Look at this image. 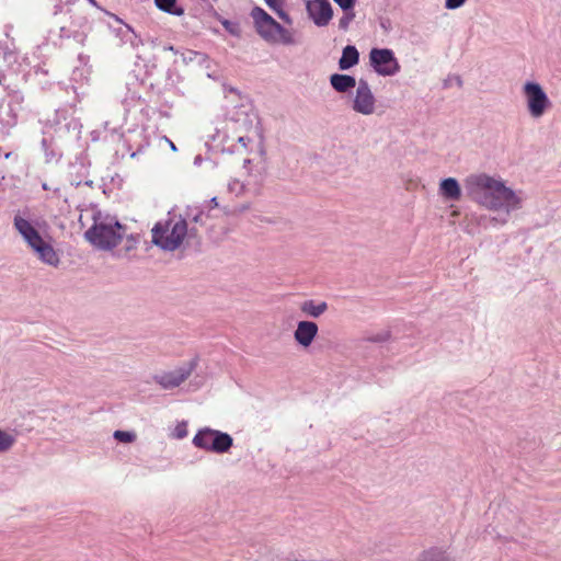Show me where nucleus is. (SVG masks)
I'll list each match as a JSON object with an SVG mask.
<instances>
[{
  "instance_id": "nucleus-1",
  "label": "nucleus",
  "mask_w": 561,
  "mask_h": 561,
  "mask_svg": "<svg viewBox=\"0 0 561 561\" xmlns=\"http://www.w3.org/2000/svg\"><path fill=\"white\" fill-rule=\"evenodd\" d=\"M465 187L474 203L500 217L505 216L506 222L512 213L524 207V192L515 191L500 176L486 173L470 174L465 179Z\"/></svg>"
},
{
  "instance_id": "nucleus-2",
  "label": "nucleus",
  "mask_w": 561,
  "mask_h": 561,
  "mask_svg": "<svg viewBox=\"0 0 561 561\" xmlns=\"http://www.w3.org/2000/svg\"><path fill=\"white\" fill-rule=\"evenodd\" d=\"M125 234L124 227L111 216H95L92 227L85 232V239L96 249L110 251L117 247Z\"/></svg>"
},
{
  "instance_id": "nucleus-3",
  "label": "nucleus",
  "mask_w": 561,
  "mask_h": 561,
  "mask_svg": "<svg viewBox=\"0 0 561 561\" xmlns=\"http://www.w3.org/2000/svg\"><path fill=\"white\" fill-rule=\"evenodd\" d=\"M152 243L163 251L178 250L187 236V222L181 216L158 221L151 230Z\"/></svg>"
},
{
  "instance_id": "nucleus-4",
  "label": "nucleus",
  "mask_w": 561,
  "mask_h": 561,
  "mask_svg": "<svg viewBox=\"0 0 561 561\" xmlns=\"http://www.w3.org/2000/svg\"><path fill=\"white\" fill-rule=\"evenodd\" d=\"M192 443L196 448L205 451L224 454L231 448L233 439L227 433L210 427H204L198 430Z\"/></svg>"
},
{
  "instance_id": "nucleus-5",
  "label": "nucleus",
  "mask_w": 561,
  "mask_h": 561,
  "mask_svg": "<svg viewBox=\"0 0 561 561\" xmlns=\"http://www.w3.org/2000/svg\"><path fill=\"white\" fill-rule=\"evenodd\" d=\"M527 112L531 118H541L552 106L543 88L535 81H526L522 87Z\"/></svg>"
},
{
  "instance_id": "nucleus-6",
  "label": "nucleus",
  "mask_w": 561,
  "mask_h": 561,
  "mask_svg": "<svg viewBox=\"0 0 561 561\" xmlns=\"http://www.w3.org/2000/svg\"><path fill=\"white\" fill-rule=\"evenodd\" d=\"M369 61L374 70L382 77L394 76L400 71V65L394 53L389 48H373Z\"/></svg>"
},
{
  "instance_id": "nucleus-7",
  "label": "nucleus",
  "mask_w": 561,
  "mask_h": 561,
  "mask_svg": "<svg viewBox=\"0 0 561 561\" xmlns=\"http://www.w3.org/2000/svg\"><path fill=\"white\" fill-rule=\"evenodd\" d=\"M377 100L370 85L365 80H359L355 95L352 100V110L355 113L369 116L376 112Z\"/></svg>"
},
{
  "instance_id": "nucleus-8",
  "label": "nucleus",
  "mask_w": 561,
  "mask_h": 561,
  "mask_svg": "<svg viewBox=\"0 0 561 561\" xmlns=\"http://www.w3.org/2000/svg\"><path fill=\"white\" fill-rule=\"evenodd\" d=\"M251 18L254 21L259 35L266 42L275 43V30L278 27L279 23L259 7L252 9Z\"/></svg>"
},
{
  "instance_id": "nucleus-9",
  "label": "nucleus",
  "mask_w": 561,
  "mask_h": 561,
  "mask_svg": "<svg viewBox=\"0 0 561 561\" xmlns=\"http://www.w3.org/2000/svg\"><path fill=\"white\" fill-rule=\"evenodd\" d=\"M306 9L312 22L319 26H327L333 16V9L329 0H308Z\"/></svg>"
},
{
  "instance_id": "nucleus-10",
  "label": "nucleus",
  "mask_w": 561,
  "mask_h": 561,
  "mask_svg": "<svg viewBox=\"0 0 561 561\" xmlns=\"http://www.w3.org/2000/svg\"><path fill=\"white\" fill-rule=\"evenodd\" d=\"M193 365L187 364L172 371H164L153 376V380L163 389H173L183 383L192 374Z\"/></svg>"
},
{
  "instance_id": "nucleus-11",
  "label": "nucleus",
  "mask_w": 561,
  "mask_h": 561,
  "mask_svg": "<svg viewBox=\"0 0 561 561\" xmlns=\"http://www.w3.org/2000/svg\"><path fill=\"white\" fill-rule=\"evenodd\" d=\"M465 221H466L465 229L469 234L477 233L478 227H482V228L486 229L489 227H499V226H504L507 224L505 220V216L500 217L497 214H495L494 216H488V215H482V214H477V213H471V214L466 215Z\"/></svg>"
},
{
  "instance_id": "nucleus-12",
  "label": "nucleus",
  "mask_w": 561,
  "mask_h": 561,
  "mask_svg": "<svg viewBox=\"0 0 561 561\" xmlns=\"http://www.w3.org/2000/svg\"><path fill=\"white\" fill-rule=\"evenodd\" d=\"M30 249L43 264L54 268L59 267L61 263L60 255L49 240L43 238L31 245Z\"/></svg>"
},
{
  "instance_id": "nucleus-13",
  "label": "nucleus",
  "mask_w": 561,
  "mask_h": 561,
  "mask_svg": "<svg viewBox=\"0 0 561 561\" xmlns=\"http://www.w3.org/2000/svg\"><path fill=\"white\" fill-rule=\"evenodd\" d=\"M319 328L316 322L302 320L297 323L294 339L298 345L309 347L318 334Z\"/></svg>"
},
{
  "instance_id": "nucleus-14",
  "label": "nucleus",
  "mask_w": 561,
  "mask_h": 561,
  "mask_svg": "<svg viewBox=\"0 0 561 561\" xmlns=\"http://www.w3.org/2000/svg\"><path fill=\"white\" fill-rule=\"evenodd\" d=\"M13 225L28 248L43 239L33 224L20 215L14 216Z\"/></svg>"
},
{
  "instance_id": "nucleus-15",
  "label": "nucleus",
  "mask_w": 561,
  "mask_h": 561,
  "mask_svg": "<svg viewBox=\"0 0 561 561\" xmlns=\"http://www.w3.org/2000/svg\"><path fill=\"white\" fill-rule=\"evenodd\" d=\"M115 19L121 25L118 27H114L113 32L115 36L119 38L122 44H129L134 48L142 45V41L135 33L131 26L123 23V21L117 16Z\"/></svg>"
},
{
  "instance_id": "nucleus-16",
  "label": "nucleus",
  "mask_w": 561,
  "mask_h": 561,
  "mask_svg": "<svg viewBox=\"0 0 561 561\" xmlns=\"http://www.w3.org/2000/svg\"><path fill=\"white\" fill-rule=\"evenodd\" d=\"M438 193L447 201H459L461 198V187L455 178H446L442 180Z\"/></svg>"
},
{
  "instance_id": "nucleus-17",
  "label": "nucleus",
  "mask_w": 561,
  "mask_h": 561,
  "mask_svg": "<svg viewBox=\"0 0 561 561\" xmlns=\"http://www.w3.org/2000/svg\"><path fill=\"white\" fill-rule=\"evenodd\" d=\"M332 88L340 93H345L356 87V80L348 75L333 73L330 77Z\"/></svg>"
},
{
  "instance_id": "nucleus-18",
  "label": "nucleus",
  "mask_w": 561,
  "mask_h": 561,
  "mask_svg": "<svg viewBox=\"0 0 561 561\" xmlns=\"http://www.w3.org/2000/svg\"><path fill=\"white\" fill-rule=\"evenodd\" d=\"M299 308L305 316L319 318L328 310V304L325 301H316L309 299L302 301Z\"/></svg>"
},
{
  "instance_id": "nucleus-19",
  "label": "nucleus",
  "mask_w": 561,
  "mask_h": 561,
  "mask_svg": "<svg viewBox=\"0 0 561 561\" xmlns=\"http://www.w3.org/2000/svg\"><path fill=\"white\" fill-rule=\"evenodd\" d=\"M359 54L355 46L347 45L342 51V56L339 60V67L341 70H347L358 64Z\"/></svg>"
},
{
  "instance_id": "nucleus-20",
  "label": "nucleus",
  "mask_w": 561,
  "mask_h": 561,
  "mask_svg": "<svg viewBox=\"0 0 561 561\" xmlns=\"http://www.w3.org/2000/svg\"><path fill=\"white\" fill-rule=\"evenodd\" d=\"M417 561H453L447 550L443 548H431L424 551Z\"/></svg>"
},
{
  "instance_id": "nucleus-21",
  "label": "nucleus",
  "mask_w": 561,
  "mask_h": 561,
  "mask_svg": "<svg viewBox=\"0 0 561 561\" xmlns=\"http://www.w3.org/2000/svg\"><path fill=\"white\" fill-rule=\"evenodd\" d=\"M154 3L160 10L169 14L180 16L184 13L182 8L176 7V0H154Z\"/></svg>"
},
{
  "instance_id": "nucleus-22",
  "label": "nucleus",
  "mask_w": 561,
  "mask_h": 561,
  "mask_svg": "<svg viewBox=\"0 0 561 561\" xmlns=\"http://www.w3.org/2000/svg\"><path fill=\"white\" fill-rule=\"evenodd\" d=\"M275 43H282L285 45L294 44L293 35L290 34V32L288 30H286L280 24L275 30Z\"/></svg>"
},
{
  "instance_id": "nucleus-23",
  "label": "nucleus",
  "mask_w": 561,
  "mask_h": 561,
  "mask_svg": "<svg viewBox=\"0 0 561 561\" xmlns=\"http://www.w3.org/2000/svg\"><path fill=\"white\" fill-rule=\"evenodd\" d=\"M15 443V436L0 428V453L8 451Z\"/></svg>"
},
{
  "instance_id": "nucleus-24",
  "label": "nucleus",
  "mask_w": 561,
  "mask_h": 561,
  "mask_svg": "<svg viewBox=\"0 0 561 561\" xmlns=\"http://www.w3.org/2000/svg\"><path fill=\"white\" fill-rule=\"evenodd\" d=\"M266 4L286 23H291L289 15L282 9V0H265Z\"/></svg>"
},
{
  "instance_id": "nucleus-25",
  "label": "nucleus",
  "mask_w": 561,
  "mask_h": 561,
  "mask_svg": "<svg viewBox=\"0 0 561 561\" xmlns=\"http://www.w3.org/2000/svg\"><path fill=\"white\" fill-rule=\"evenodd\" d=\"M113 437L121 443L128 444V443H134L137 438V435L135 432H131V431L117 430L114 432Z\"/></svg>"
},
{
  "instance_id": "nucleus-26",
  "label": "nucleus",
  "mask_w": 561,
  "mask_h": 561,
  "mask_svg": "<svg viewBox=\"0 0 561 561\" xmlns=\"http://www.w3.org/2000/svg\"><path fill=\"white\" fill-rule=\"evenodd\" d=\"M186 436H187V422L182 421V422L178 423L176 426L174 427V430L172 432V437H174L176 439H183Z\"/></svg>"
},
{
  "instance_id": "nucleus-27",
  "label": "nucleus",
  "mask_w": 561,
  "mask_h": 561,
  "mask_svg": "<svg viewBox=\"0 0 561 561\" xmlns=\"http://www.w3.org/2000/svg\"><path fill=\"white\" fill-rule=\"evenodd\" d=\"M354 18L355 12L353 10L344 11V15L339 21V27L343 31H346Z\"/></svg>"
},
{
  "instance_id": "nucleus-28",
  "label": "nucleus",
  "mask_w": 561,
  "mask_h": 561,
  "mask_svg": "<svg viewBox=\"0 0 561 561\" xmlns=\"http://www.w3.org/2000/svg\"><path fill=\"white\" fill-rule=\"evenodd\" d=\"M228 190L236 195H240L244 190V185L239 180H232L228 183Z\"/></svg>"
},
{
  "instance_id": "nucleus-29",
  "label": "nucleus",
  "mask_w": 561,
  "mask_h": 561,
  "mask_svg": "<svg viewBox=\"0 0 561 561\" xmlns=\"http://www.w3.org/2000/svg\"><path fill=\"white\" fill-rule=\"evenodd\" d=\"M343 11L353 10L356 0H333Z\"/></svg>"
},
{
  "instance_id": "nucleus-30",
  "label": "nucleus",
  "mask_w": 561,
  "mask_h": 561,
  "mask_svg": "<svg viewBox=\"0 0 561 561\" xmlns=\"http://www.w3.org/2000/svg\"><path fill=\"white\" fill-rule=\"evenodd\" d=\"M466 0H446L445 8L448 10H456L465 4Z\"/></svg>"
},
{
  "instance_id": "nucleus-31",
  "label": "nucleus",
  "mask_w": 561,
  "mask_h": 561,
  "mask_svg": "<svg viewBox=\"0 0 561 561\" xmlns=\"http://www.w3.org/2000/svg\"><path fill=\"white\" fill-rule=\"evenodd\" d=\"M251 141L250 137L248 136H240L238 138V142L244 148H248L249 142Z\"/></svg>"
},
{
  "instance_id": "nucleus-32",
  "label": "nucleus",
  "mask_w": 561,
  "mask_h": 561,
  "mask_svg": "<svg viewBox=\"0 0 561 561\" xmlns=\"http://www.w3.org/2000/svg\"><path fill=\"white\" fill-rule=\"evenodd\" d=\"M163 138H164V140L168 142V145H169V147H170V149H171L172 151H174V152H175V151H178V148H176V146L174 145V142H173V141H171L168 137H163Z\"/></svg>"
},
{
  "instance_id": "nucleus-33",
  "label": "nucleus",
  "mask_w": 561,
  "mask_h": 561,
  "mask_svg": "<svg viewBox=\"0 0 561 561\" xmlns=\"http://www.w3.org/2000/svg\"><path fill=\"white\" fill-rule=\"evenodd\" d=\"M203 162V158L201 156H196L195 159H194V164L195 165H201Z\"/></svg>"
},
{
  "instance_id": "nucleus-34",
  "label": "nucleus",
  "mask_w": 561,
  "mask_h": 561,
  "mask_svg": "<svg viewBox=\"0 0 561 561\" xmlns=\"http://www.w3.org/2000/svg\"><path fill=\"white\" fill-rule=\"evenodd\" d=\"M210 203L213 204L214 207H217L218 206L217 197H213L210 199Z\"/></svg>"
},
{
  "instance_id": "nucleus-35",
  "label": "nucleus",
  "mask_w": 561,
  "mask_h": 561,
  "mask_svg": "<svg viewBox=\"0 0 561 561\" xmlns=\"http://www.w3.org/2000/svg\"><path fill=\"white\" fill-rule=\"evenodd\" d=\"M222 25H224L226 28H228V27H229V22H228V21H224V22H222Z\"/></svg>"
},
{
  "instance_id": "nucleus-36",
  "label": "nucleus",
  "mask_w": 561,
  "mask_h": 561,
  "mask_svg": "<svg viewBox=\"0 0 561 561\" xmlns=\"http://www.w3.org/2000/svg\"><path fill=\"white\" fill-rule=\"evenodd\" d=\"M91 3H94V0H89Z\"/></svg>"
}]
</instances>
